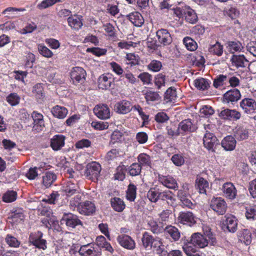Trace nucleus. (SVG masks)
<instances>
[{
  "mask_svg": "<svg viewBox=\"0 0 256 256\" xmlns=\"http://www.w3.org/2000/svg\"><path fill=\"white\" fill-rule=\"evenodd\" d=\"M224 12L232 20L236 18L240 14V12L237 8L232 5H229L226 7L224 9Z\"/></svg>",
  "mask_w": 256,
  "mask_h": 256,
  "instance_id": "obj_32",
  "label": "nucleus"
},
{
  "mask_svg": "<svg viewBox=\"0 0 256 256\" xmlns=\"http://www.w3.org/2000/svg\"><path fill=\"white\" fill-rule=\"evenodd\" d=\"M26 10L24 8H16L14 7H8L3 10L2 14H8L9 15H6V17L8 18H16L18 16H16L14 12H24Z\"/></svg>",
  "mask_w": 256,
  "mask_h": 256,
  "instance_id": "obj_44",
  "label": "nucleus"
},
{
  "mask_svg": "<svg viewBox=\"0 0 256 256\" xmlns=\"http://www.w3.org/2000/svg\"><path fill=\"white\" fill-rule=\"evenodd\" d=\"M94 114L100 119L107 120L110 117V110L106 104H98L94 108Z\"/></svg>",
  "mask_w": 256,
  "mask_h": 256,
  "instance_id": "obj_8",
  "label": "nucleus"
},
{
  "mask_svg": "<svg viewBox=\"0 0 256 256\" xmlns=\"http://www.w3.org/2000/svg\"><path fill=\"white\" fill-rule=\"evenodd\" d=\"M38 49L39 53L44 57L50 58L54 54L53 52L43 44H39Z\"/></svg>",
  "mask_w": 256,
  "mask_h": 256,
  "instance_id": "obj_53",
  "label": "nucleus"
},
{
  "mask_svg": "<svg viewBox=\"0 0 256 256\" xmlns=\"http://www.w3.org/2000/svg\"><path fill=\"white\" fill-rule=\"evenodd\" d=\"M156 240L148 232H144L142 238V245L146 248H152Z\"/></svg>",
  "mask_w": 256,
  "mask_h": 256,
  "instance_id": "obj_33",
  "label": "nucleus"
},
{
  "mask_svg": "<svg viewBox=\"0 0 256 256\" xmlns=\"http://www.w3.org/2000/svg\"><path fill=\"white\" fill-rule=\"evenodd\" d=\"M35 60V55L32 52H28L26 56L24 67L26 68H32Z\"/></svg>",
  "mask_w": 256,
  "mask_h": 256,
  "instance_id": "obj_55",
  "label": "nucleus"
},
{
  "mask_svg": "<svg viewBox=\"0 0 256 256\" xmlns=\"http://www.w3.org/2000/svg\"><path fill=\"white\" fill-rule=\"evenodd\" d=\"M182 240L184 242L182 249L188 256H200V252L191 245L189 240L183 238Z\"/></svg>",
  "mask_w": 256,
  "mask_h": 256,
  "instance_id": "obj_18",
  "label": "nucleus"
},
{
  "mask_svg": "<svg viewBox=\"0 0 256 256\" xmlns=\"http://www.w3.org/2000/svg\"><path fill=\"white\" fill-rule=\"evenodd\" d=\"M231 60L233 65H234L237 68L245 67L248 62V60L244 55H234L231 58Z\"/></svg>",
  "mask_w": 256,
  "mask_h": 256,
  "instance_id": "obj_30",
  "label": "nucleus"
},
{
  "mask_svg": "<svg viewBox=\"0 0 256 256\" xmlns=\"http://www.w3.org/2000/svg\"><path fill=\"white\" fill-rule=\"evenodd\" d=\"M204 144L206 148L209 150L214 151V147L216 145L217 138L210 132H206L203 138Z\"/></svg>",
  "mask_w": 256,
  "mask_h": 256,
  "instance_id": "obj_17",
  "label": "nucleus"
},
{
  "mask_svg": "<svg viewBox=\"0 0 256 256\" xmlns=\"http://www.w3.org/2000/svg\"><path fill=\"white\" fill-rule=\"evenodd\" d=\"M241 94L240 90L237 88L232 89L228 90L224 94V102H234L240 99Z\"/></svg>",
  "mask_w": 256,
  "mask_h": 256,
  "instance_id": "obj_15",
  "label": "nucleus"
},
{
  "mask_svg": "<svg viewBox=\"0 0 256 256\" xmlns=\"http://www.w3.org/2000/svg\"><path fill=\"white\" fill-rule=\"evenodd\" d=\"M180 222L184 224L185 222L192 223L194 222V216L191 212H182L178 218Z\"/></svg>",
  "mask_w": 256,
  "mask_h": 256,
  "instance_id": "obj_46",
  "label": "nucleus"
},
{
  "mask_svg": "<svg viewBox=\"0 0 256 256\" xmlns=\"http://www.w3.org/2000/svg\"><path fill=\"white\" fill-rule=\"evenodd\" d=\"M148 69L154 72L160 71L162 68V62L157 60H153L148 66Z\"/></svg>",
  "mask_w": 256,
  "mask_h": 256,
  "instance_id": "obj_61",
  "label": "nucleus"
},
{
  "mask_svg": "<svg viewBox=\"0 0 256 256\" xmlns=\"http://www.w3.org/2000/svg\"><path fill=\"white\" fill-rule=\"evenodd\" d=\"M156 36L158 42L164 46L169 45L172 41L171 34L166 29L158 30L156 32Z\"/></svg>",
  "mask_w": 256,
  "mask_h": 256,
  "instance_id": "obj_9",
  "label": "nucleus"
},
{
  "mask_svg": "<svg viewBox=\"0 0 256 256\" xmlns=\"http://www.w3.org/2000/svg\"><path fill=\"white\" fill-rule=\"evenodd\" d=\"M220 116L225 120H236L240 118L241 114L236 110L225 109L220 114Z\"/></svg>",
  "mask_w": 256,
  "mask_h": 256,
  "instance_id": "obj_14",
  "label": "nucleus"
},
{
  "mask_svg": "<svg viewBox=\"0 0 256 256\" xmlns=\"http://www.w3.org/2000/svg\"><path fill=\"white\" fill-rule=\"evenodd\" d=\"M116 240L118 244L126 249L132 250L136 247V243L134 240L128 235H120L117 237Z\"/></svg>",
  "mask_w": 256,
  "mask_h": 256,
  "instance_id": "obj_10",
  "label": "nucleus"
},
{
  "mask_svg": "<svg viewBox=\"0 0 256 256\" xmlns=\"http://www.w3.org/2000/svg\"><path fill=\"white\" fill-rule=\"evenodd\" d=\"M80 186L74 180H70L64 184L62 190L67 196H71L74 194L79 193Z\"/></svg>",
  "mask_w": 256,
  "mask_h": 256,
  "instance_id": "obj_5",
  "label": "nucleus"
},
{
  "mask_svg": "<svg viewBox=\"0 0 256 256\" xmlns=\"http://www.w3.org/2000/svg\"><path fill=\"white\" fill-rule=\"evenodd\" d=\"M127 16L132 23L137 27L141 26L144 23V19L138 12H132Z\"/></svg>",
  "mask_w": 256,
  "mask_h": 256,
  "instance_id": "obj_26",
  "label": "nucleus"
},
{
  "mask_svg": "<svg viewBox=\"0 0 256 256\" xmlns=\"http://www.w3.org/2000/svg\"><path fill=\"white\" fill-rule=\"evenodd\" d=\"M142 166L138 163L132 164L128 168L129 174L130 176L138 175L141 172Z\"/></svg>",
  "mask_w": 256,
  "mask_h": 256,
  "instance_id": "obj_63",
  "label": "nucleus"
},
{
  "mask_svg": "<svg viewBox=\"0 0 256 256\" xmlns=\"http://www.w3.org/2000/svg\"><path fill=\"white\" fill-rule=\"evenodd\" d=\"M33 120L32 130L38 132L43 130L44 128V122L43 115L37 111H34L31 114Z\"/></svg>",
  "mask_w": 256,
  "mask_h": 256,
  "instance_id": "obj_3",
  "label": "nucleus"
},
{
  "mask_svg": "<svg viewBox=\"0 0 256 256\" xmlns=\"http://www.w3.org/2000/svg\"><path fill=\"white\" fill-rule=\"evenodd\" d=\"M208 186V182L202 177L197 178L196 180V186L200 194H206Z\"/></svg>",
  "mask_w": 256,
  "mask_h": 256,
  "instance_id": "obj_29",
  "label": "nucleus"
},
{
  "mask_svg": "<svg viewBox=\"0 0 256 256\" xmlns=\"http://www.w3.org/2000/svg\"><path fill=\"white\" fill-rule=\"evenodd\" d=\"M159 199L162 200H166L168 204L174 206L176 204V199L174 196L172 192L170 190L162 191L160 189L159 194Z\"/></svg>",
  "mask_w": 256,
  "mask_h": 256,
  "instance_id": "obj_25",
  "label": "nucleus"
},
{
  "mask_svg": "<svg viewBox=\"0 0 256 256\" xmlns=\"http://www.w3.org/2000/svg\"><path fill=\"white\" fill-rule=\"evenodd\" d=\"M70 78L74 84L76 85L80 82V67L76 66L72 68Z\"/></svg>",
  "mask_w": 256,
  "mask_h": 256,
  "instance_id": "obj_50",
  "label": "nucleus"
},
{
  "mask_svg": "<svg viewBox=\"0 0 256 256\" xmlns=\"http://www.w3.org/2000/svg\"><path fill=\"white\" fill-rule=\"evenodd\" d=\"M223 46L217 42L215 44L210 46L208 51L210 53L220 56L223 54Z\"/></svg>",
  "mask_w": 256,
  "mask_h": 256,
  "instance_id": "obj_41",
  "label": "nucleus"
},
{
  "mask_svg": "<svg viewBox=\"0 0 256 256\" xmlns=\"http://www.w3.org/2000/svg\"><path fill=\"white\" fill-rule=\"evenodd\" d=\"M164 232L166 236H170L174 242L179 240L180 237V233L176 227L172 225H168L164 228Z\"/></svg>",
  "mask_w": 256,
  "mask_h": 256,
  "instance_id": "obj_21",
  "label": "nucleus"
},
{
  "mask_svg": "<svg viewBox=\"0 0 256 256\" xmlns=\"http://www.w3.org/2000/svg\"><path fill=\"white\" fill-rule=\"evenodd\" d=\"M164 98L166 102L174 101L177 98L176 88L172 86L169 88L165 92Z\"/></svg>",
  "mask_w": 256,
  "mask_h": 256,
  "instance_id": "obj_43",
  "label": "nucleus"
},
{
  "mask_svg": "<svg viewBox=\"0 0 256 256\" xmlns=\"http://www.w3.org/2000/svg\"><path fill=\"white\" fill-rule=\"evenodd\" d=\"M185 19L190 23L194 24L198 20V16L194 11L188 7L184 12Z\"/></svg>",
  "mask_w": 256,
  "mask_h": 256,
  "instance_id": "obj_42",
  "label": "nucleus"
},
{
  "mask_svg": "<svg viewBox=\"0 0 256 256\" xmlns=\"http://www.w3.org/2000/svg\"><path fill=\"white\" fill-rule=\"evenodd\" d=\"M144 98L147 103L150 104V102L158 100L160 96L156 92L148 90L145 92Z\"/></svg>",
  "mask_w": 256,
  "mask_h": 256,
  "instance_id": "obj_52",
  "label": "nucleus"
},
{
  "mask_svg": "<svg viewBox=\"0 0 256 256\" xmlns=\"http://www.w3.org/2000/svg\"><path fill=\"white\" fill-rule=\"evenodd\" d=\"M20 97L15 92L10 93L6 97L7 102L12 106H16L20 103Z\"/></svg>",
  "mask_w": 256,
  "mask_h": 256,
  "instance_id": "obj_54",
  "label": "nucleus"
},
{
  "mask_svg": "<svg viewBox=\"0 0 256 256\" xmlns=\"http://www.w3.org/2000/svg\"><path fill=\"white\" fill-rule=\"evenodd\" d=\"M109 66L110 70L116 75L122 76L124 72L122 67L115 62H112L109 63Z\"/></svg>",
  "mask_w": 256,
  "mask_h": 256,
  "instance_id": "obj_57",
  "label": "nucleus"
},
{
  "mask_svg": "<svg viewBox=\"0 0 256 256\" xmlns=\"http://www.w3.org/2000/svg\"><path fill=\"white\" fill-rule=\"evenodd\" d=\"M226 228L230 232H234L237 230L238 222L236 218L234 216H228L226 220Z\"/></svg>",
  "mask_w": 256,
  "mask_h": 256,
  "instance_id": "obj_31",
  "label": "nucleus"
},
{
  "mask_svg": "<svg viewBox=\"0 0 256 256\" xmlns=\"http://www.w3.org/2000/svg\"><path fill=\"white\" fill-rule=\"evenodd\" d=\"M222 190L225 197L230 200H234L236 196L237 190L234 184L230 182L224 183Z\"/></svg>",
  "mask_w": 256,
  "mask_h": 256,
  "instance_id": "obj_13",
  "label": "nucleus"
},
{
  "mask_svg": "<svg viewBox=\"0 0 256 256\" xmlns=\"http://www.w3.org/2000/svg\"><path fill=\"white\" fill-rule=\"evenodd\" d=\"M138 164L141 166H150V156L144 153H142L138 156Z\"/></svg>",
  "mask_w": 256,
  "mask_h": 256,
  "instance_id": "obj_64",
  "label": "nucleus"
},
{
  "mask_svg": "<svg viewBox=\"0 0 256 256\" xmlns=\"http://www.w3.org/2000/svg\"><path fill=\"white\" fill-rule=\"evenodd\" d=\"M194 86L200 90H206L210 86V82L204 78H198L194 81Z\"/></svg>",
  "mask_w": 256,
  "mask_h": 256,
  "instance_id": "obj_35",
  "label": "nucleus"
},
{
  "mask_svg": "<svg viewBox=\"0 0 256 256\" xmlns=\"http://www.w3.org/2000/svg\"><path fill=\"white\" fill-rule=\"evenodd\" d=\"M228 83V74H219L214 80L213 86L218 88Z\"/></svg>",
  "mask_w": 256,
  "mask_h": 256,
  "instance_id": "obj_40",
  "label": "nucleus"
},
{
  "mask_svg": "<svg viewBox=\"0 0 256 256\" xmlns=\"http://www.w3.org/2000/svg\"><path fill=\"white\" fill-rule=\"evenodd\" d=\"M56 180V174L50 171L46 172L42 176V184L46 188H50Z\"/></svg>",
  "mask_w": 256,
  "mask_h": 256,
  "instance_id": "obj_20",
  "label": "nucleus"
},
{
  "mask_svg": "<svg viewBox=\"0 0 256 256\" xmlns=\"http://www.w3.org/2000/svg\"><path fill=\"white\" fill-rule=\"evenodd\" d=\"M126 64L130 65V67L136 66L139 64V57L134 54H128L126 55Z\"/></svg>",
  "mask_w": 256,
  "mask_h": 256,
  "instance_id": "obj_48",
  "label": "nucleus"
},
{
  "mask_svg": "<svg viewBox=\"0 0 256 256\" xmlns=\"http://www.w3.org/2000/svg\"><path fill=\"white\" fill-rule=\"evenodd\" d=\"M136 186L133 184H130L126 191V198L128 200L132 202L136 197Z\"/></svg>",
  "mask_w": 256,
  "mask_h": 256,
  "instance_id": "obj_58",
  "label": "nucleus"
},
{
  "mask_svg": "<svg viewBox=\"0 0 256 256\" xmlns=\"http://www.w3.org/2000/svg\"><path fill=\"white\" fill-rule=\"evenodd\" d=\"M86 52H92L93 54L97 56H100L106 54L107 50L98 47H94L86 48Z\"/></svg>",
  "mask_w": 256,
  "mask_h": 256,
  "instance_id": "obj_59",
  "label": "nucleus"
},
{
  "mask_svg": "<svg viewBox=\"0 0 256 256\" xmlns=\"http://www.w3.org/2000/svg\"><path fill=\"white\" fill-rule=\"evenodd\" d=\"M234 138L238 140H243L248 138L249 136L248 130L242 126H237L234 130Z\"/></svg>",
  "mask_w": 256,
  "mask_h": 256,
  "instance_id": "obj_19",
  "label": "nucleus"
},
{
  "mask_svg": "<svg viewBox=\"0 0 256 256\" xmlns=\"http://www.w3.org/2000/svg\"><path fill=\"white\" fill-rule=\"evenodd\" d=\"M38 210L39 211L40 210V214L41 215L46 216V218L43 220L44 221L50 224L54 222L56 218L54 216L52 215L51 209H38Z\"/></svg>",
  "mask_w": 256,
  "mask_h": 256,
  "instance_id": "obj_39",
  "label": "nucleus"
},
{
  "mask_svg": "<svg viewBox=\"0 0 256 256\" xmlns=\"http://www.w3.org/2000/svg\"><path fill=\"white\" fill-rule=\"evenodd\" d=\"M160 188L158 186L150 188L148 192L147 196L152 202H156L159 199Z\"/></svg>",
  "mask_w": 256,
  "mask_h": 256,
  "instance_id": "obj_38",
  "label": "nucleus"
},
{
  "mask_svg": "<svg viewBox=\"0 0 256 256\" xmlns=\"http://www.w3.org/2000/svg\"><path fill=\"white\" fill-rule=\"evenodd\" d=\"M178 129L180 132V134H184L187 132H193L194 129V126L190 119H186L182 121L178 124Z\"/></svg>",
  "mask_w": 256,
  "mask_h": 256,
  "instance_id": "obj_23",
  "label": "nucleus"
},
{
  "mask_svg": "<svg viewBox=\"0 0 256 256\" xmlns=\"http://www.w3.org/2000/svg\"><path fill=\"white\" fill-rule=\"evenodd\" d=\"M226 48L232 54L240 52L243 48L242 44L239 42L230 41L226 44Z\"/></svg>",
  "mask_w": 256,
  "mask_h": 256,
  "instance_id": "obj_36",
  "label": "nucleus"
},
{
  "mask_svg": "<svg viewBox=\"0 0 256 256\" xmlns=\"http://www.w3.org/2000/svg\"><path fill=\"white\" fill-rule=\"evenodd\" d=\"M42 236L43 234L40 231H37L30 234L28 241L36 248L45 250L47 248V242Z\"/></svg>",
  "mask_w": 256,
  "mask_h": 256,
  "instance_id": "obj_1",
  "label": "nucleus"
},
{
  "mask_svg": "<svg viewBox=\"0 0 256 256\" xmlns=\"http://www.w3.org/2000/svg\"><path fill=\"white\" fill-rule=\"evenodd\" d=\"M158 181L164 186L176 190L178 188V184L176 180L170 176H158Z\"/></svg>",
  "mask_w": 256,
  "mask_h": 256,
  "instance_id": "obj_12",
  "label": "nucleus"
},
{
  "mask_svg": "<svg viewBox=\"0 0 256 256\" xmlns=\"http://www.w3.org/2000/svg\"><path fill=\"white\" fill-rule=\"evenodd\" d=\"M6 244L11 247L18 248L20 244V242L10 234H7L6 238Z\"/></svg>",
  "mask_w": 256,
  "mask_h": 256,
  "instance_id": "obj_62",
  "label": "nucleus"
},
{
  "mask_svg": "<svg viewBox=\"0 0 256 256\" xmlns=\"http://www.w3.org/2000/svg\"><path fill=\"white\" fill-rule=\"evenodd\" d=\"M203 230L205 236L208 238V241L209 240L210 244L212 246L216 245L217 243L216 238L214 234L212 232L211 228L206 226L204 227Z\"/></svg>",
  "mask_w": 256,
  "mask_h": 256,
  "instance_id": "obj_51",
  "label": "nucleus"
},
{
  "mask_svg": "<svg viewBox=\"0 0 256 256\" xmlns=\"http://www.w3.org/2000/svg\"><path fill=\"white\" fill-rule=\"evenodd\" d=\"M171 160L174 164L178 166H182L185 162L184 156L182 154H174L172 156Z\"/></svg>",
  "mask_w": 256,
  "mask_h": 256,
  "instance_id": "obj_60",
  "label": "nucleus"
},
{
  "mask_svg": "<svg viewBox=\"0 0 256 256\" xmlns=\"http://www.w3.org/2000/svg\"><path fill=\"white\" fill-rule=\"evenodd\" d=\"M112 84V78L108 74H102L98 79V86L102 90H108L110 88Z\"/></svg>",
  "mask_w": 256,
  "mask_h": 256,
  "instance_id": "obj_24",
  "label": "nucleus"
},
{
  "mask_svg": "<svg viewBox=\"0 0 256 256\" xmlns=\"http://www.w3.org/2000/svg\"><path fill=\"white\" fill-rule=\"evenodd\" d=\"M189 242L194 246H197L200 248H204L208 244V239L199 232L193 234Z\"/></svg>",
  "mask_w": 256,
  "mask_h": 256,
  "instance_id": "obj_7",
  "label": "nucleus"
},
{
  "mask_svg": "<svg viewBox=\"0 0 256 256\" xmlns=\"http://www.w3.org/2000/svg\"><path fill=\"white\" fill-rule=\"evenodd\" d=\"M88 242L84 243V244L81 246V256H101L100 250L92 247L88 248L92 242L90 238H88Z\"/></svg>",
  "mask_w": 256,
  "mask_h": 256,
  "instance_id": "obj_4",
  "label": "nucleus"
},
{
  "mask_svg": "<svg viewBox=\"0 0 256 256\" xmlns=\"http://www.w3.org/2000/svg\"><path fill=\"white\" fill-rule=\"evenodd\" d=\"M101 169V166L98 163L92 162L87 164L85 175L88 179H97L100 176Z\"/></svg>",
  "mask_w": 256,
  "mask_h": 256,
  "instance_id": "obj_2",
  "label": "nucleus"
},
{
  "mask_svg": "<svg viewBox=\"0 0 256 256\" xmlns=\"http://www.w3.org/2000/svg\"><path fill=\"white\" fill-rule=\"evenodd\" d=\"M17 192L13 190H9L6 192L2 196V200L6 202H12L16 200Z\"/></svg>",
  "mask_w": 256,
  "mask_h": 256,
  "instance_id": "obj_47",
  "label": "nucleus"
},
{
  "mask_svg": "<svg viewBox=\"0 0 256 256\" xmlns=\"http://www.w3.org/2000/svg\"><path fill=\"white\" fill-rule=\"evenodd\" d=\"M183 42L187 50L190 51H194L198 48L196 42L190 37H186L183 40Z\"/></svg>",
  "mask_w": 256,
  "mask_h": 256,
  "instance_id": "obj_49",
  "label": "nucleus"
},
{
  "mask_svg": "<svg viewBox=\"0 0 256 256\" xmlns=\"http://www.w3.org/2000/svg\"><path fill=\"white\" fill-rule=\"evenodd\" d=\"M190 186L188 184H182V188L180 190L177 194L179 198H184L186 197H188L190 194L189 193Z\"/></svg>",
  "mask_w": 256,
  "mask_h": 256,
  "instance_id": "obj_56",
  "label": "nucleus"
},
{
  "mask_svg": "<svg viewBox=\"0 0 256 256\" xmlns=\"http://www.w3.org/2000/svg\"><path fill=\"white\" fill-rule=\"evenodd\" d=\"M68 25L74 30H78L80 28V16L78 14L71 15L68 18Z\"/></svg>",
  "mask_w": 256,
  "mask_h": 256,
  "instance_id": "obj_34",
  "label": "nucleus"
},
{
  "mask_svg": "<svg viewBox=\"0 0 256 256\" xmlns=\"http://www.w3.org/2000/svg\"><path fill=\"white\" fill-rule=\"evenodd\" d=\"M65 137L61 134H56L50 140V146L52 149L57 151L61 149L64 145Z\"/></svg>",
  "mask_w": 256,
  "mask_h": 256,
  "instance_id": "obj_16",
  "label": "nucleus"
},
{
  "mask_svg": "<svg viewBox=\"0 0 256 256\" xmlns=\"http://www.w3.org/2000/svg\"><path fill=\"white\" fill-rule=\"evenodd\" d=\"M236 140L232 136H228L222 141V146L226 150L232 151L236 146Z\"/></svg>",
  "mask_w": 256,
  "mask_h": 256,
  "instance_id": "obj_22",
  "label": "nucleus"
},
{
  "mask_svg": "<svg viewBox=\"0 0 256 256\" xmlns=\"http://www.w3.org/2000/svg\"><path fill=\"white\" fill-rule=\"evenodd\" d=\"M238 238L240 241L246 245L250 244L252 242V234L247 229H243L238 232Z\"/></svg>",
  "mask_w": 256,
  "mask_h": 256,
  "instance_id": "obj_28",
  "label": "nucleus"
},
{
  "mask_svg": "<svg viewBox=\"0 0 256 256\" xmlns=\"http://www.w3.org/2000/svg\"><path fill=\"white\" fill-rule=\"evenodd\" d=\"M132 110V103L126 100H122L115 104L114 110L120 114H126Z\"/></svg>",
  "mask_w": 256,
  "mask_h": 256,
  "instance_id": "obj_11",
  "label": "nucleus"
},
{
  "mask_svg": "<svg viewBox=\"0 0 256 256\" xmlns=\"http://www.w3.org/2000/svg\"><path fill=\"white\" fill-rule=\"evenodd\" d=\"M32 92L36 99L41 100L44 97V88L42 84L40 83L36 84L34 86Z\"/></svg>",
  "mask_w": 256,
  "mask_h": 256,
  "instance_id": "obj_45",
  "label": "nucleus"
},
{
  "mask_svg": "<svg viewBox=\"0 0 256 256\" xmlns=\"http://www.w3.org/2000/svg\"><path fill=\"white\" fill-rule=\"evenodd\" d=\"M51 112L55 118L62 119L66 116L68 111L66 108L56 105L52 108Z\"/></svg>",
  "mask_w": 256,
  "mask_h": 256,
  "instance_id": "obj_27",
  "label": "nucleus"
},
{
  "mask_svg": "<svg viewBox=\"0 0 256 256\" xmlns=\"http://www.w3.org/2000/svg\"><path fill=\"white\" fill-rule=\"evenodd\" d=\"M240 107L245 113L252 114L256 112V102L250 98H244L240 102Z\"/></svg>",
  "mask_w": 256,
  "mask_h": 256,
  "instance_id": "obj_6",
  "label": "nucleus"
},
{
  "mask_svg": "<svg viewBox=\"0 0 256 256\" xmlns=\"http://www.w3.org/2000/svg\"><path fill=\"white\" fill-rule=\"evenodd\" d=\"M210 206L211 208H226V203L222 198L214 197L211 200Z\"/></svg>",
  "mask_w": 256,
  "mask_h": 256,
  "instance_id": "obj_37",
  "label": "nucleus"
}]
</instances>
